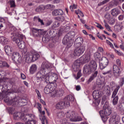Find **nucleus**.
Returning a JSON list of instances; mask_svg holds the SVG:
<instances>
[{"instance_id": "1", "label": "nucleus", "mask_w": 124, "mask_h": 124, "mask_svg": "<svg viewBox=\"0 0 124 124\" xmlns=\"http://www.w3.org/2000/svg\"><path fill=\"white\" fill-rule=\"evenodd\" d=\"M13 41L16 43L18 48L21 49L22 57L24 58L26 62L31 63V62H35L39 59L40 55L37 52H28L26 47L25 42L16 38H13Z\"/></svg>"}, {"instance_id": "2", "label": "nucleus", "mask_w": 124, "mask_h": 124, "mask_svg": "<svg viewBox=\"0 0 124 124\" xmlns=\"http://www.w3.org/2000/svg\"><path fill=\"white\" fill-rule=\"evenodd\" d=\"M51 72V65L48 63H43L41 68L36 75L37 82H41L43 80H45L46 83H50V78L49 73Z\"/></svg>"}, {"instance_id": "3", "label": "nucleus", "mask_w": 124, "mask_h": 124, "mask_svg": "<svg viewBox=\"0 0 124 124\" xmlns=\"http://www.w3.org/2000/svg\"><path fill=\"white\" fill-rule=\"evenodd\" d=\"M97 69V64H96V62L93 60H92L89 64L84 65L83 67L84 74H88L89 75L91 74L92 72H93L87 81L88 84H90V83L92 82V81H93V80L97 77L98 71H96Z\"/></svg>"}, {"instance_id": "4", "label": "nucleus", "mask_w": 124, "mask_h": 124, "mask_svg": "<svg viewBox=\"0 0 124 124\" xmlns=\"http://www.w3.org/2000/svg\"><path fill=\"white\" fill-rule=\"evenodd\" d=\"M64 116L67 119L64 118L62 120V124H70L68 120H70L71 122H81L82 121V118L77 116L74 112L71 113L70 111H68L65 113Z\"/></svg>"}, {"instance_id": "5", "label": "nucleus", "mask_w": 124, "mask_h": 124, "mask_svg": "<svg viewBox=\"0 0 124 124\" xmlns=\"http://www.w3.org/2000/svg\"><path fill=\"white\" fill-rule=\"evenodd\" d=\"M44 93H46V94H49V93H52V94L54 96H62V95H63L64 92L62 91H57V90H55V89L53 88L51 84L47 85L44 89Z\"/></svg>"}, {"instance_id": "6", "label": "nucleus", "mask_w": 124, "mask_h": 124, "mask_svg": "<svg viewBox=\"0 0 124 124\" xmlns=\"http://www.w3.org/2000/svg\"><path fill=\"white\" fill-rule=\"evenodd\" d=\"M108 107H109L108 103H106L104 105V109L99 111L100 116L104 122L107 121V117H108V116H110L112 113V110H111V109H109Z\"/></svg>"}, {"instance_id": "7", "label": "nucleus", "mask_w": 124, "mask_h": 124, "mask_svg": "<svg viewBox=\"0 0 124 124\" xmlns=\"http://www.w3.org/2000/svg\"><path fill=\"white\" fill-rule=\"evenodd\" d=\"M35 117L34 115L32 114H25L22 113L20 120H21L22 122H26L25 124H35L36 121L34 120Z\"/></svg>"}, {"instance_id": "8", "label": "nucleus", "mask_w": 124, "mask_h": 124, "mask_svg": "<svg viewBox=\"0 0 124 124\" xmlns=\"http://www.w3.org/2000/svg\"><path fill=\"white\" fill-rule=\"evenodd\" d=\"M89 54H84L79 59V60H77L75 62V64L76 65H80V62H82V63H86V62H89L91 61V54L93 53V48H89L88 49Z\"/></svg>"}, {"instance_id": "9", "label": "nucleus", "mask_w": 124, "mask_h": 124, "mask_svg": "<svg viewBox=\"0 0 124 124\" xmlns=\"http://www.w3.org/2000/svg\"><path fill=\"white\" fill-rule=\"evenodd\" d=\"M116 64H114L113 65V76L116 79H118L120 76H121V74H122V70H121V60L120 59H117L116 61Z\"/></svg>"}, {"instance_id": "10", "label": "nucleus", "mask_w": 124, "mask_h": 124, "mask_svg": "<svg viewBox=\"0 0 124 124\" xmlns=\"http://www.w3.org/2000/svg\"><path fill=\"white\" fill-rule=\"evenodd\" d=\"M77 47L75 48L74 51V56H75V57H80V56L84 54L85 50H86V46H84V45L80 46L77 45Z\"/></svg>"}, {"instance_id": "11", "label": "nucleus", "mask_w": 124, "mask_h": 124, "mask_svg": "<svg viewBox=\"0 0 124 124\" xmlns=\"http://www.w3.org/2000/svg\"><path fill=\"white\" fill-rule=\"evenodd\" d=\"M70 106V103L67 101H65L64 99L62 101L58 102L55 106L56 109L62 110L66 107Z\"/></svg>"}, {"instance_id": "12", "label": "nucleus", "mask_w": 124, "mask_h": 124, "mask_svg": "<svg viewBox=\"0 0 124 124\" xmlns=\"http://www.w3.org/2000/svg\"><path fill=\"white\" fill-rule=\"evenodd\" d=\"M93 98L95 99L93 103L95 105V106H98L99 103H100V101L98 99L99 97H100V92L98 90H95L93 93Z\"/></svg>"}, {"instance_id": "13", "label": "nucleus", "mask_w": 124, "mask_h": 124, "mask_svg": "<svg viewBox=\"0 0 124 124\" xmlns=\"http://www.w3.org/2000/svg\"><path fill=\"white\" fill-rule=\"evenodd\" d=\"M18 98H19V97L10 100H8L6 101V102H8L9 105H15V104H16V102H21V103H22V104H24V105H26V104H27V101L26 100L19 98L20 100H18L17 101Z\"/></svg>"}, {"instance_id": "14", "label": "nucleus", "mask_w": 124, "mask_h": 124, "mask_svg": "<svg viewBox=\"0 0 124 124\" xmlns=\"http://www.w3.org/2000/svg\"><path fill=\"white\" fill-rule=\"evenodd\" d=\"M62 42L64 45H67V47H71L72 46L73 42L72 39L71 37H69L66 34L65 35L62 39Z\"/></svg>"}, {"instance_id": "15", "label": "nucleus", "mask_w": 124, "mask_h": 124, "mask_svg": "<svg viewBox=\"0 0 124 124\" xmlns=\"http://www.w3.org/2000/svg\"><path fill=\"white\" fill-rule=\"evenodd\" d=\"M31 32L34 37H37L38 36H40V35H43V34H44V32L43 30L34 28H32Z\"/></svg>"}, {"instance_id": "16", "label": "nucleus", "mask_w": 124, "mask_h": 124, "mask_svg": "<svg viewBox=\"0 0 124 124\" xmlns=\"http://www.w3.org/2000/svg\"><path fill=\"white\" fill-rule=\"evenodd\" d=\"M109 64V61L106 57L102 58V62L99 64V67L101 70H103L107 65Z\"/></svg>"}, {"instance_id": "17", "label": "nucleus", "mask_w": 124, "mask_h": 124, "mask_svg": "<svg viewBox=\"0 0 124 124\" xmlns=\"http://www.w3.org/2000/svg\"><path fill=\"white\" fill-rule=\"evenodd\" d=\"M52 16H60L63 15V11L61 9L54 10L52 12Z\"/></svg>"}, {"instance_id": "18", "label": "nucleus", "mask_w": 124, "mask_h": 124, "mask_svg": "<svg viewBox=\"0 0 124 124\" xmlns=\"http://www.w3.org/2000/svg\"><path fill=\"white\" fill-rule=\"evenodd\" d=\"M120 13H121V11L118 8L112 9L111 11V14L112 16H118Z\"/></svg>"}, {"instance_id": "19", "label": "nucleus", "mask_w": 124, "mask_h": 124, "mask_svg": "<svg viewBox=\"0 0 124 124\" xmlns=\"http://www.w3.org/2000/svg\"><path fill=\"white\" fill-rule=\"evenodd\" d=\"M37 70V66L36 64H32L31 65L30 68V73L31 74H34Z\"/></svg>"}, {"instance_id": "20", "label": "nucleus", "mask_w": 124, "mask_h": 124, "mask_svg": "<svg viewBox=\"0 0 124 124\" xmlns=\"http://www.w3.org/2000/svg\"><path fill=\"white\" fill-rule=\"evenodd\" d=\"M114 29L117 31H120L123 29V22H117L114 26Z\"/></svg>"}, {"instance_id": "21", "label": "nucleus", "mask_w": 124, "mask_h": 124, "mask_svg": "<svg viewBox=\"0 0 124 124\" xmlns=\"http://www.w3.org/2000/svg\"><path fill=\"white\" fill-rule=\"evenodd\" d=\"M0 42L3 45L7 44L8 43V39L3 36H0Z\"/></svg>"}, {"instance_id": "22", "label": "nucleus", "mask_w": 124, "mask_h": 124, "mask_svg": "<svg viewBox=\"0 0 124 124\" xmlns=\"http://www.w3.org/2000/svg\"><path fill=\"white\" fill-rule=\"evenodd\" d=\"M12 58L14 62H16V61H19V59H20V56H19V53L13 52Z\"/></svg>"}, {"instance_id": "23", "label": "nucleus", "mask_w": 124, "mask_h": 124, "mask_svg": "<svg viewBox=\"0 0 124 124\" xmlns=\"http://www.w3.org/2000/svg\"><path fill=\"white\" fill-rule=\"evenodd\" d=\"M119 3H120L119 0H112L109 2V6L110 7H116V6L119 5Z\"/></svg>"}, {"instance_id": "24", "label": "nucleus", "mask_w": 124, "mask_h": 124, "mask_svg": "<svg viewBox=\"0 0 124 124\" xmlns=\"http://www.w3.org/2000/svg\"><path fill=\"white\" fill-rule=\"evenodd\" d=\"M5 52L7 55H9V54H12L13 50H12V48H11V46H5Z\"/></svg>"}, {"instance_id": "25", "label": "nucleus", "mask_w": 124, "mask_h": 124, "mask_svg": "<svg viewBox=\"0 0 124 124\" xmlns=\"http://www.w3.org/2000/svg\"><path fill=\"white\" fill-rule=\"evenodd\" d=\"M35 11L37 13H42V12H44V5H41L38 6L35 9Z\"/></svg>"}, {"instance_id": "26", "label": "nucleus", "mask_w": 124, "mask_h": 124, "mask_svg": "<svg viewBox=\"0 0 124 124\" xmlns=\"http://www.w3.org/2000/svg\"><path fill=\"white\" fill-rule=\"evenodd\" d=\"M33 21H38V23H40L41 26H44V25H45L43 20L41 19L39 16H34L33 18Z\"/></svg>"}, {"instance_id": "27", "label": "nucleus", "mask_w": 124, "mask_h": 124, "mask_svg": "<svg viewBox=\"0 0 124 124\" xmlns=\"http://www.w3.org/2000/svg\"><path fill=\"white\" fill-rule=\"evenodd\" d=\"M119 90H120V86H116V88L114 89L112 93L111 98L116 97L117 96V93H118Z\"/></svg>"}, {"instance_id": "28", "label": "nucleus", "mask_w": 124, "mask_h": 124, "mask_svg": "<svg viewBox=\"0 0 124 124\" xmlns=\"http://www.w3.org/2000/svg\"><path fill=\"white\" fill-rule=\"evenodd\" d=\"M22 113L20 112H15L13 115L14 119L15 120H19L21 119Z\"/></svg>"}, {"instance_id": "29", "label": "nucleus", "mask_w": 124, "mask_h": 124, "mask_svg": "<svg viewBox=\"0 0 124 124\" xmlns=\"http://www.w3.org/2000/svg\"><path fill=\"white\" fill-rule=\"evenodd\" d=\"M83 38L78 37L75 40V42H77V45L81 46V45H83L82 43L83 42Z\"/></svg>"}, {"instance_id": "30", "label": "nucleus", "mask_w": 124, "mask_h": 124, "mask_svg": "<svg viewBox=\"0 0 124 124\" xmlns=\"http://www.w3.org/2000/svg\"><path fill=\"white\" fill-rule=\"evenodd\" d=\"M10 32H11V34L14 36L16 35V28L14 26H12L9 28Z\"/></svg>"}, {"instance_id": "31", "label": "nucleus", "mask_w": 124, "mask_h": 124, "mask_svg": "<svg viewBox=\"0 0 124 124\" xmlns=\"http://www.w3.org/2000/svg\"><path fill=\"white\" fill-rule=\"evenodd\" d=\"M44 11L48 9H54V8H55V6L54 5L48 4L46 5H44Z\"/></svg>"}, {"instance_id": "32", "label": "nucleus", "mask_w": 124, "mask_h": 124, "mask_svg": "<svg viewBox=\"0 0 124 124\" xmlns=\"http://www.w3.org/2000/svg\"><path fill=\"white\" fill-rule=\"evenodd\" d=\"M64 100L65 101H68V102H69V101H74V97L72 95L70 94L68 95L67 97H65Z\"/></svg>"}, {"instance_id": "33", "label": "nucleus", "mask_w": 124, "mask_h": 124, "mask_svg": "<svg viewBox=\"0 0 124 124\" xmlns=\"http://www.w3.org/2000/svg\"><path fill=\"white\" fill-rule=\"evenodd\" d=\"M116 109L117 110H119V111H121V112H123L124 111V108L123 106V104L119 103L116 107Z\"/></svg>"}, {"instance_id": "34", "label": "nucleus", "mask_w": 124, "mask_h": 124, "mask_svg": "<svg viewBox=\"0 0 124 124\" xmlns=\"http://www.w3.org/2000/svg\"><path fill=\"white\" fill-rule=\"evenodd\" d=\"M112 98H113L112 100V104L115 106L118 104V101H119V96H116L115 97H113Z\"/></svg>"}, {"instance_id": "35", "label": "nucleus", "mask_w": 124, "mask_h": 124, "mask_svg": "<svg viewBox=\"0 0 124 124\" xmlns=\"http://www.w3.org/2000/svg\"><path fill=\"white\" fill-rule=\"evenodd\" d=\"M66 35H67L69 37H71L72 39L75 36V32L73 31H70L68 32Z\"/></svg>"}, {"instance_id": "36", "label": "nucleus", "mask_w": 124, "mask_h": 124, "mask_svg": "<svg viewBox=\"0 0 124 124\" xmlns=\"http://www.w3.org/2000/svg\"><path fill=\"white\" fill-rule=\"evenodd\" d=\"M109 124H118V122L116 121V119L110 118L109 119Z\"/></svg>"}, {"instance_id": "37", "label": "nucleus", "mask_w": 124, "mask_h": 124, "mask_svg": "<svg viewBox=\"0 0 124 124\" xmlns=\"http://www.w3.org/2000/svg\"><path fill=\"white\" fill-rule=\"evenodd\" d=\"M9 4L11 8H15L16 7V4H15V1L13 0H10L9 2Z\"/></svg>"}, {"instance_id": "38", "label": "nucleus", "mask_w": 124, "mask_h": 124, "mask_svg": "<svg viewBox=\"0 0 124 124\" xmlns=\"http://www.w3.org/2000/svg\"><path fill=\"white\" fill-rule=\"evenodd\" d=\"M119 85H117V86H119L120 88V87H123L124 85V77H122L120 78V81L119 82Z\"/></svg>"}, {"instance_id": "39", "label": "nucleus", "mask_w": 124, "mask_h": 124, "mask_svg": "<svg viewBox=\"0 0 124 124\" xmlns=\"http://www.w3.org/2000/svg\"><path fill=\"white\" fill-rule=\"evenodd\" d=\"M55 19L57 20V21H60L61 22H63L64 21L65 18L63 16H57L55 17Z\"/></svg>"}, {"instance_id": "40", "label": "nucleus", "mask_w": 124, "mask_h": 124, "mask_svg": "<svg viewBox=\"0 0 124 124\" xmlns=\"http://www.w3.org/2000/svg\"><path fill=\"white\" fill-rule=\"evenodd\" d=\"M97 36L99 38V39H101V40H103V38L104 39H106V36L103 34H99V32L97 33Z\"/></svg>"}, {"instance_id": "41", "label": "nucleus", "mask_w": 124, "mask_h": 124, "mask_svg": "<svg viewBox=\"0 0 124 124\" xmlns=\"http://www.w3.org/2000/svg\"><path fill=\"white\" fill-rule=\"evenodd\" d=\"M111 0H104V1L100 2L98 5L99 6H100L101 5H103L104 4H106V3H107L108 2H109Z\"/></svg>"}, {"instance_id": "42", "label": "nucleus", "mask_w": 124, "mask_h": 124, "mask_svg": "<svg viewBox=\"0 0 124 124\" xmlns=\"http://www.w3.org/2000/svg\"><path fill=\"white\" fill-rule=\"evenodd\" d=\"M70 9L71 11L73 12V9H77V5L73 4V5L70 6Z\"/></svg>"}, {"instance_id": "43", "label": "nucleus", "mask_w": 124, "mask_h": 124, "mask_svg": "<svg viewBox=\"0 0 124 124\" xmlns=\"http://www.w3.org/2000/svg\"><path fill=\"white\" fill-rule=\"evenodd\" d=\"M105 23V27L107 29V30H108L109 31H112V30H111V28L110 27V26L108 24V23H106V22L104 21Z\"/></svg>"}, {"instance_id": "44", "label": "nucleus", "mask_w": 124, "mask_h": 124, "mask_svg": "<svg viewBox=\"0 0 124 124\" xmlns=\"http://www.w3.org/2000/svg\"><path fill=\"white\" fill-rule=\"evenodd\" d=\"M53 33L55 32V31L53 30H49L46 33V35H47V36H52V35H53Z\"/></svg>"}, {"instance_id": "45", "label": "nucleus", "mask_w": 124, "mask_h": 124, "mask_svg": "<svg viewBox=\"0 0 124 124\" xmlns=\"http://www.w3.org/2000/svg\"><path fill=\"white\" fill-rule=\"evenodd\" d=\"M114 52L118 55V56H121L122 57H124V54L121 51H119L118 50H117V49H114Z\"/></svg>"}, {"instance_id": "46", "label": "nucleus", "mask_w": 124, "mask_h": 124, "mask_svg": "<svg viewBox=\"0 0 124 124\" xmlns=\"http://www.w3.org/2000/svg\"><path fill=\"white\" fill-rule=\"evenodd\" d=\"M100 57L101 55L99 52H95L94 54V58H95V59H100Z\"/></svg>"}, {"instance_id": "47", "label": "nucleus", "mask_w": 124, "mask_h": 124, "mask_svg": "<svg viewBox=\"0 0 124 124\" xmlns=\"http://www.w3.org/2000/svg\"><path fill=\"white\" fill-rule=\"evenodd\" d=\"M45 122L46 124H48V121H47V119H46V117L45 116H43L42 117V124H45Z\"/></svg>"}, {"instance_id": "48", "label": "nucleus", "mask_w": 124, "mask_h": 124, "mask_svg": "<svg viewBox=\"0 0 124 124\" xmlns=\"http://www.w3.org/2000/svg\"><path fill=\"white\" fill-rule=\"evenodd\" d=\"M26 38L25 36L23 34H20L18 35V37L16 38V39H19V40H22L23 41V39H25Z\"/></svg>"}, {"instance_id": "49", "label": "nucleus", "mask_w": 124, "mask_h": 124, "mask_svg": "<svg viewBox=\"0 0 124 124\" xmlns=\"http://www.w3.org/2000/svg\"><path fill=\"white\" fill-rule=\"evenodd\" d=\"M9 66V65L6 62H3L2 67H7V68H8Z\"/></svg>"}, {"instance_id": "50", "label": "nucleus", "mask_w": 124, "mask_h": 124, "mask_svg": "<svg viewBox=\"0 0 124 124\" xmlns=\"http://www.w3.org/2000/svg\"><path fill=\"white\" fill-rule=\"evenodd\" d=\"M35 92L37 94L38 99H40V98H41V94H40V92H39V91L37 89L35 90Z\"/></svg>"}, {"instance_id": "51", "label": "nucleus", "mask_w": 124, "mask_h": 124, "mask_svg": "<svg viewBox=\"0 0 124 124\" xmlns=\"http://www.w3.org/2000/svg\"><path fill=\"white\" fill-rule=\"evenodd\" d=\"M7 110L8 112H9V114H13V108L12 107H9L7 108Z\"/></svg>"}, {"instance_id": "52", "label": "nucleus", "mask_w": 124, "mask_h": 124, "mask_svg": "<svg viewBox=\"0 0 124 124\" xmlns=\"http://www.w3.org/2000/svg\"><path fill=\"white\" fill-rule=\"evenodd\" d=\"M109 24H110V25H114L115 24V19L110 18L109 20Z\"/></svg>"}, {"instance_id": "53", "label": "nucleus", "mask_w": 124, "mask_h": 124, "mask_svg": "<svg viewBox=\"0 0 124 124\" xmlns=\"http://www.w3.org/2000/svg\"><path fill=\"white\" fill-rule=\"evenodd\" d=\"M4 87H5V85H2L1 86H0V89H1L2 92H6V88H5Z\"/></svg>"}, {"instance_id": "54", "label": "nucleus", "mask_w": 124, "mask_h": 124, "mask_svg": "<svg viewBox=\"0 0 124 124\" xmlns=\"http://www.w3.org/2000/svg\"><path fill=\"white\" fill-rule=\"evenodd\" d=\"M60 2H61V0H53L51 3L55 4L56 3H60Z\"/></svg>"}, {"instance_id": "55", "label": "nucleus", "mask_w": 124, "mask_h": 124, "mask_svg": "<svg viewBox=\"0 0 124 124\" xmlns=\"http://www.w3.org/2000/svg\"><path fill=\"white\" fill-rule=\"evenodd\" d=\"M81 76H82V75L81 74V72H78L77 75V79H80V78L81 77Z\"/></svg>"}, {"instance_id": "56", "label": "nucleus", "mask_w": 124, "mask_h": 124, "mask_svg": "<svg viewBox=\"0 0 124 124\" xmlns=\"http://www.w3.org/2000/svg\"><path fill=\"white\" fill-rule=\"evenodd\" d=\"M118 19L119 20V21H123V20H124V15H120L118 17Z\"/></svg>"}, {"instance_id": "57", "label": "nucleus", "mask_w": 124, "mask_h": 124, "mask_svg": "<svg viewBox=\"0 0 124 124\" xmlns=\"http://www.w3.org/2000/svg\"><path fill=\"white\" fill-rule=\"evenodd\" d=\"M54 27H55V28H59V27H60V23L58 21L55 22L54 23Z\"/></svg>"}, {"instance_id": "58", "label": "nucleus", "mask_w": 124, "mask_h": 124, "mask_svg": "<svg viewBox=\"0 0 124 124\" xmlns=\"http://www.w3.org/2000/svg\"><path fill=\"white\" fill-rule=\"evenodd\" d=\"M41 108H42V106L40 103H38V109L39 112H41Z\"/></svg>"}, {"instance_id": "59", "label": "nucleus", "mask_w": 124, "mask_h": 124, "mask_svg": "<svg viewBox=\"0 0 124 124\" xmlns=\"http://www.w3.org/2000/svg\"><path fill=\"white\" fill-rule=\"evenodd\" d=\"M111 72V70H108L107 72H104L102 73V74H103V75H107L108 74H109V73H110Z\"/></svg>"}, {"instance_id": "60", "label": "nucleus", "mask_w": 124, "mask_h": 124, "mask_svg": "<svg viewBox=\"0 0 124 124\" xmlns=\"http://www.w3.org/2000/svg\"><path fill=\"white\" fill-rule=\"evenodd\" d=\"M21 78L22 80H25V79H26V76L25 75V74L21 73Z\"/></svg>"}, {"instance_id": "61", "label": "nucleus", "mask_w": 124, "mask_h": 124, "mask_svg": "<svg viewBox=\"0 0 124 124\" xmlns=\"http://www.w3.org/2000/svg\"><path fill=\"white\" fill-rule=\"evenodd\" d=\"M107 43H109L110 47H113V44H112V43H111V42L109 41V40H107Z\"/></svg>"}, {"instance_id": "62", "label": "nucleus", "mask_w": 124, "mask_h": 124, "mask_svg": "<svg viewBox=\"0 0 124 124\" xmlns=\"http://www.w3.org/2000/svg\"><path fill=\"white\" fill-rule=\"evenodd\" d=\"M97 28H98L99 29H100V30L104 29V28H103V27H102V26H101V25H98V26H97Z\"/></svg>"}, {"instance_id": "63", "label": "nucleus", "mask_w": 124, "mask_h": 124, "mask_svg": "<svg viewBox=\"0 0 124 124\" xmlns=\"http://www.w3.org/2000/svg\"><path fill=\"white\" fill-rule=\"evenodd\" d=\"M76 91H80L81 90V87L80 86L78 85L76 87Z\"/></svg>"}, {"instance_id": "64", "label": "nucleus", "mask_w": 124, "mask_h": 124, "mask_svg": "<svg viewBox=\"0 0 124 124\" xmlns=\"http://www.w3.org/2000/svg\"><path fill=\"white\" fill-rule=\"evenodd\" d=\"M98 51L100 52V53H102V52H103V48L99 47L98 48Z\"/></svg>"}]
</instances>
